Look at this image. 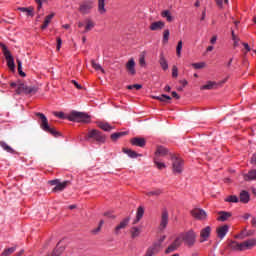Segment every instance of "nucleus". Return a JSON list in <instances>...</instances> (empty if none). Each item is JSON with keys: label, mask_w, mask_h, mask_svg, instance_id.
I'll return each instance as SVG.
<instances>
[{"label": "nucleus", "mask_w": 256, "mask_h": 256, "mask_svg": "<svg viewBox=\"0 0 256 256\" xmlns=\"http://www.w3.org/2000/svg\"><path fill=\"white\" fill-rule=\"evenodd\" d=\"M181 245L184 243L188 248L194 247L197 241V234L193 229H190L186 232H182L177 236Z\"/></svg>", "instance_id": "nucleus-1"}, {"label": "nucleus", "mask_w": 256, "mask_h": 256, "mask_svg": "<svg viewBox=\"0 0 256 256\" xmlns=\"http://www.w3.org/2000/svg\"><path fill=\"white\" fill-rule=\"evenodd\" d=\"M84 139L86 142L97 143L99 145L105 144L107 141L106 135L97 129L88 131Z\"/></svg>", "instance_id": "nucleus-2"}, {"label": "nucleus", "mask_w": 256, "mask_h": 256, "mask_svg": "<svg viewBox=\"0 0 256 256\" xmlns=\"http://www.w3.org/2000/svg\"><path fill=\"white\" fill-rule=\"evenodd\" d=\"M36 116L40 118L41 121L39 122V125L45 133H48L55 138L61 137V133L59 131H57L55 128L50 127L48 119L43 113L38 112L36 113Z\"/></svg>", "instance_id": "nucleus-3"}, {"label": "nucleus", "mask_w": 256, "mask_h": 256, "mask_svg": "<svg viewBox=\"0 0 256 256\" xmlns=\"http://www.w3.org/2000/svg\"><path fill=\"white\" fill-rule=\"evenodd\" d=\"M66 119L74 123H91V116L84 112L72 111L66 115Z\"/></svg>", "instance_id": "nucleus-4"}, {"label": "nucleus", "mask_w": 256, "mask_h": 256, "mask_svg": "<svg viewBox=\"0 0 256 256\" xmlns=\"http://www.w3.org/2000/svg\"><path fill=\"white\" fill-rule=\"evenodd\" d=\"M0 48L2 49L3 55L7 61V66L10 68V70L15 71V59L8 46L3 42H0Z\"/></svg>", "instance_id": "nucleus-5"}, {"label": "nucleus", "mask_w": 256, "mask_h": 256, "mask_svg": "<svg viewBox=\"0 0 256 256\" xmlns=\"http://www.w3.org/2000/svg\"><path fill=\"white\" fill-rule=\"evenodd\" d=\"M172 172L175 175H180L183 173L184 160L181 157L172 155Z\"/></svg>", "instance_id": "nucleus-6"}, {"label": "nucleus", "mask_w": 256, "mask_h": 256, "mask_svg": "<svg viewBox=\"0 0 256 256\" xmlns=\"http://www.w3.org/2000/svg\"><path fill=\"white\" fill-rule=\"evenodd\" d=\"M38 92V87L36 86H27L25 83H19L18 89H16V94L21 95V94H26V95H31V94H36Z\"/></svg>", "instance_id": "nucleus-7"}, {"label": "nucleus", "mask_w": 256, "mask_h": 256, "mask_svg": "<svg viewBox=\"0 0 256 256\" xmlns=\"http://www.w3.org/2000/svg\"><path fill=\"white\" fill-rule=\"evenodd\" d=\"M94 8L93 1H84L79 5V12L83 15L91 13L92 9Z\"/></svg>", "instance_id": "nucleus-8"}, {"label": "nucleus", "mask_w": 256, "mask_h": 256, "mask_svg": "<svg viewBox=\"0 0 256 256\" xmlns=\"http://www.w3.org/2000/svg\"><path fill=\"white\" fill-rule=\"evenodd\" d=\"M181 246L182 244L180 242V239L176 237L174 241L170 245H168V248L166 249V251H164V254L169 255L177 251Z\"/></svg>", "instance_id": "nucleus-9"}, {"label": "nucleus", "mask_w": 256, "mask_h": 256, "mask_svg": "<svg viewBox=\"0 0 256 256\" xmlns=\"http://www.w3.org/2000/svg\"><path fill=\"white\" fill-rule=\"evenodd\" d=\"M169 223V212L167 209H164L161 215V222L159 226L160 232H164L165 229L167 228V225Z\"/></svg>", "instance_id": "nucleus-10"}, {"label": "nucleus", "mask_w": 256, "mask_h": 256, "mask_svg": "<svg viewBox=\"0 0 256 256\" xmlns=\"http://www.w3.org/2000/svg\"><path fill=\"white\" fill-rule=\"evenodd\" d=\"M191 215L197 220H206L208 218V214L203 209H194L191 211Z\"/></svg>", "instance_id": "nucleus-11"}, {"label": "nucleus", "mask_w": 256, "mask_h": 256, "mask_svg": "<svg viewBox=\"0 0 256 256\" xmlns=\"http://www.w3.org/2000/svg\"><path fill=\"white\" fill-rule=\"evenodd\" d=\"M211 233H212V228L210 226L203 228L200 231V238L202 239L200 240V243L207 242L208 239L211 237Z\"/></svg>", "instance_id": "nucleus-12"}, {"label": "nucleus", "mask_w": 256, "mask_h": 256, "mask_svg": "<svg viewBox=\"0 0 256 256\" xmlns=\"http://www.w3.org/2000/svg\"><path fill=\"white\" fill-rule=\"evenodd\" d=\"M228 233H229V226L227 224L220 226L216 229L217 237L220 240H223Z\"/></svg>", "instance_id": "nucleus-13"}, {"label": "nucleus", "mask_w": 256, "mask_h": 256, "mask_svg": "<svg viewBox=\"0 0 256 256\" xmlns=\"http://www.w3.org/2000/svg\"><path fill=\"white\" fill-rule=\"evenodd\" d=\"M130 144L134 147L144 148L146 146V140L143 137H134L130 140Z\"/></svg>", "instance_id": "nucleus-14"}, {"label": "nucleus", "mask_w": 256, "mask_h": 256, "mask_svg": "<svg viewBox=\"0 0 256 256\" xmlns=\"http://www.w3.org/2000/svg\"><path fill=\"white\" fill-rule=\"evenodd\" d=\"M129 221L130 217H126L115 227L114 233L116 236H119L121 229H125V227H127Z\"/></svg>", "instance_id": "nucleus-15"}, {"label": "nucleus", "mask_w": 256, "mask_h": 256, "mask_svg": "<svg viewBox=\"0 0 256 256\" xmlns=\"http://www.w3.org/2000/svg\"><path fill=\"white\" fill-rule=\"evenodd\" d=\"M126 69L129 75L134 76L136 74L135 60L133 58H130L126 63Z\"/></svg>", "instance_id": "nucleus-16"}, {"label": "nucleus", "mask_w": 256, "mask_h": 256, "mask_svg": "<svg viewBox=\"0 0 256 256\" xmlns=\"http://www.w3.org/2000/svg\"><path fill=\"white\" fill-rule=\"evenodd\" d=\"M255 246H256V239L255 238L248 239V240L242 242L243 251L251 250Z\"/></svg>", "instance_id": "nucleus-17"}, {"label": "nucleus", "mask_w": 256, "mask_h": 256, "mask_svg": "<svg viewBox=\"0 0 256 256\" xmlns=\"http://www.w3.org/2000/svg\"><path fill=\"white\" fill-rule=\"evenodd\" d=\"M243 179L246 182L256 181V169H251L247 174H243Z\"/></svg>", "instance_id": "nucleus-18"}, {"label": "nucleus", "mask_w": 256, "mask_h": 256, "mask_svg": "<svg viewBox=\"0 0 256 256\" xmlns=\"http://www.w3.org/2000/svg\"><path fill=\"white\" fill-rule=\"evenodd\" d=\"M164 27H165V22H163V21H156V22H153L150 25V30L152 32L161 31V29H164Z\"/></svg>", "instance_id": "nucleus-19"}, {"label": "nucleus", "mask_w": 256, "mask_h": 256, "mask_svg": "<svg viewBox=\"0 0 256 256\" xmlns=\"http://www.w3.org/2000/svg\"><path fill=\"white\" fill-rule=\"evenodd\" d=\"M231 216H232L231 212L220 211V212H218L217 220L222 222V223H225V221H227Z\"/></svg>", "instance_id": "nucleus-20"}, {"label": "nucleus", "mask_w": 256, "mask_h": 256, "mask_svg": "<svg viewBox=\"0 0 256 256\" xmlns=\"http://www.w3.org/2000/svg\"><path fill=\"white\" fill-rule=\"evenodd\" d=\"M169 154V150L164 146H158L156 152H155V158L158 157H165Z\"/></svg>", "instance_id": "nucleus-21"}, {"label": "nucleus", "mask_w": 256, "mask_h": 256, "mask_svg": "<svg viewBox=\"0 0 256 256\" xmlns=\"http://www.w3.org/2000/svg\"><path fill=\"white\" fill-rule=\"evenodd\" d=\"M97 126L104 132H111L115 129V127L111 126L108 122H97Z\"/></svg>", "instance_id": "nucleus-22"}, {"label": "nucleus", "mask_w": 256, "mask_h": 256, "mask_svg": "<svg viewBox=\"0 0 256 256\" xmlns=\"http://www.w3.org/2000/svg\"><path fill=\"white\" fill-rule=\"evenodd\" d=\"M161 248H162V245H160V243L154 242L153 245H151V246L147 249V251H148L149 253H151V254L154 256L155 254H157V253L160 252Z\"/></svg>", "instance_id": "nucleus-23"}, {"label": "nucleus", "mask_w": 256, "mask_h": 256, "mask_svg": "<svg viewBox=\"0 0 256 256\" xmlns=\"http://www.w3.org/2000/svg\"><path fill=\"white\" fill-rule=\"evenodd\" d=\"M229 248L232 250V251H239V252H242L243 251V245L242 243H239L237 241H231L229 243Z\"/></svg>", "instance_id": "nucleus-24"}, {"label": "nucleus", "mask_w": 256, "mask_h": 256, "mask_svg": "<svg viewBox=\"0 0 256 256\" xmlns=\"http://www.w3.org/2000/svg\"><path fill=\"white\" fill-rule=\"evenodd\" d=\"M0 147L6 153H9V154H12V155L15 154V149L13 147H11L10 145H8L7 142H5V141H0Z\"/></svg>", "instance_id": "nucleus-25"}, {"label": "nucleus", "mask_w": 256, "mask_h": 256, "mask_svg": "<svg viewBox=\"0 0 256 256\" xmlns=\"http://www.w3.org/2000/svg\"><path fill=\"white\" fill-rule=\"evenodd\" d=\"M123 153L128 155V157L131 159H136L138 157H142V154L137 153L136 151L127 149V148H123Z\"/></svg>", "instance_id": "nucleus-26"}, {"label": "nucleus", "mask_w": 256, "mask_h": 256, "mask_svg": "<svg viewBox=\"0 0 256 256\" xmlns=\"http://www.w3.org/2000/svg\"><path fill=\"white\" fill-rule=\"evenodd\" d=\"M159 63L164 71H167L169 69L168 60L165 58V55L163 52L160 54Z\"/></svg>", "instance_id": "nucleus-27"}, {"label": "nucleus", "mask_w": 256, "mask_h": 256, "mask_svg": "<svg viewBox=\"0 0 256 256\" xmlns=\"http://www.w3.org/2000/svg\"><path fill=\"white\" fill-rule=\"evenodd\" d=\"M128 132L127 131H123V132H116L111 134L110 139L112 140V142H117V140L121 139L124 136H127Z\"/></svg>", "instance_id": "nucleus-28"}, {"label": "nucleus", "mask_w": 256, "mask_h": 256, "mask_svg": "<svg viewBox=\"0 0 256 256\" xmlns=\"http://www.w3.org/2000/svg\"><path fill=\"white\" fill-rule=\"evenodd\" d=\"M144 208L142 206H140L138 209H137V213H136V218L133 220V225H136L137 223H139V221L141 220V218L143 217L144 215Z\"/></svg>", "instance_id": "nucleus-29"}, {"label": "nucleus", "mask_w": 256, "mask_h": 256, "mask_svg": "<svg viewBox=\"0 0 256 256\" xmlns=\"http://www.w3.org/2000/svg\"><path fill=\"white\" fill-rule=\"evenodd\" d=\"M217 87H218L217 82L208 81L206 85L201 86V90H213V89H217Z\"/></svg>", "instance_id": "nucleus-30"}, {"label": "nucleus", "mask_w": 256, "mask_h": 256, "mask_svg": "<svg viewBox=\"0 0 256 256\" xmlns=\"http://www.w3.org/2000/svg\"><path fill=\"white\" fill-rule=\"evenodd\" d=\"M130 234H131L132 239L138 238L141 234V228H139L137 226L132 227L130 230Z\"/></svg>", "instance_id": "nucleus-31"}, {"label": "nucleus", "mask_w": 256, "mask_h": 256, "mask_svg": "<svg viewBox=\"0 0 256 256\" xmlns=\"http://www.w3.org/2000/svg\"><path fill=\"white\" fill-rule=\"evenodd\" d=\"M161 16H162L163 18H166V21H168V23H172V21L174 20V17L172 16L170 10H164V11L161 13Z\"/></svg>", "instance_id": "nucleus-32"}, {"label": "nucleus", "mask_w": 256, "mask_h": 256, "mask_svg": "<svg viewBox=\"0 0 256 256\" xmlns=\"http://www.w3.org/2000/svg\"><path fill=\"white\" fill-rule=\"evenodd\" d=\"M15 251H17V246H13L10 248H6L4 249V251L1 253L0 256H11L12 254L15 253Z\"/></svg>", "instance_id": "nucleus-33"}, {"label": "nucleus", "mask_w": 256, "mask_h": 256, "mask_svg": "<svg viewBox=\"0 0 256 256\" xmlns=\"http://www.w3.org/2000/svg\"><path fill=\"white\" fill-rule=\"evenodd\" d=\"M250 201V195L247 191H242L240 193V202L246 204Z\"/></svg>", "instance_id": "nucleus-34"}, {"label": "nucleus", "mask_w": 256, "mask_h": 256, "mask_svg": "<svg viewBox=\"0 0 256 256\" xmlns=\"http://www.w3.org/2000/svg\"><path fill=\"white\" fill-rule=\"evenodd\" d=\"M92 64V68L95 71H100L101 73L105 74V69L102 67V65L100 63L95 62V60L91 61Z\"/></svg>", "instance_id": "nucleus-35"}, {"label": "nucleus", "mask_w": 256, "mask_h": 256, "mask_svg": "<svg viewBox=\"0 0 256 256\" xmlns=\"http://www.w3.org/2000/svg\"><path fill=\"white\" fill-rule=\"evenodd\" d=\"M105 1L106 0H98V12L100 14H105L107 12L105 8Z\"/></svg>", "instance_id": "nucleus-36"}, {"label": "nucleus", "mask_w": 256, "mask_h": 256, "mask_svg": "<svg viewBox=\"0 0 256 256\" xmlns=\"http://www.w3.org/2000/svg\"><path fill=\"white\" fill-rule=\"evenodd\" d=\"M55 16L54 13L48 15L46 18H45V21H44V24L41 26V29H47V27H49V23H51V20L52 18Z\"/></svg>", "instance_id": "nucleus-37"}, {"label": "nucleus", "mask_w": 256, "mask_h": 256, "mask_svg": "<svg viewBox=\"0 0 256 256\" xmlns=\"http://www.w3.org/2000/svg\"><path fill=\"white\" fill-rule=\"evenodd\" d=\"M68 184H69L68 181H64L63 183L59 182L58 185L54 188L53 191L54 192L63 191L67 187Z\"/></svg>", "instance_id": "nucleus-38"}, {"label": "nucleus", "mask_w": 256, "mask_h": 256, "mask_svg": "<svg viewBox=\"0 0 256 256\" xmlns=\"http://www.w3.org/2000/svg\"><path fill=\"white\" fill-rule=\"evenodd\" d=\"M169 38H170V30L169 29H165L164 33H163L162 43L164 45H167L169 43Z\"/></svg>", "instance_id": "nucleus-39"}, {"label": "nucleus", "mask_w": 256, "mask_h": 256, "mask_svg": "<svg viewBox=\"0 0 256 256\" xmlns=\"http://www.w3.org/2000/svg\"><path fill=\"white\" fill-rule=\"evenodd\" d=\"M94 27H95V23L92 20L87 19L86 26H85V33H88L89 31H91V29H94Z\"/></svg>", "instance_id": "nucleus-40"}, {"label": "nucleus", "mask_w": 256, "mask_h": 256, "mask_svg": "<svg viewBox=\"0 0 256 256\" xmlns=\"http://www.w3.org/2000/svg\"><path fill=\"white\" fill-rule=\"evenodd\" d=\"M19 11L26 13L27 16H34V11L32 8L20 7L18 8Z\"/></svg>", "instance_id": "nucleus-41"}, {"label": "nucleus", "mask_w": 256, "mask_h": 256, "mask_svg": "<svg viewBox=\"0 0 256 256\" xmlns=\"http://www.w3.org/2000/svg\"><path fill=\"white\" fill-rule=\"evenodd\" d=\"M16 62L18 64V73H19V75L22 76V77H25L26 74H25V72H23V62L20 59H17Z\"/></svg>", "instance_id": "nucleus-42"}, {"label": "nucleus", "mask_w": 256, "mask_h": 256, "mask_svg": "<svg viewBox=\"0 0 256 256\" xmlns=\"http://www.w3.org/2000/svg\"><path fill=\"white\" fill-rule=\"evenodd\" d=\"M224 201L228 203H238L239 198L236 195H230L227 198H225Z\"/></svg>", "instance_id": "nucleus-43"}, {"label": "nucleus", "mask_w": 256, "mask_h": 256, "mask_svg": "<svg viewBox=\"0 0 256 256\" xmlns=\"http://www.w3.org/2000/svg\"><path fill=\"white\" fill-rule=\"evenodd\" d=\"M163 193V191L161 189H156L154 191H150V192H147L146 195L148 197H151V196H160L161 194Z\"/></svg>", "instance_id": "nucleus-44"}, {"label": "nucleus", "mask_w": 256, "mask_h": 256, "mask_svg": "<svg viewBox=\"0 0 256 256\" xmlns=\"http://www.w3.org/2000/svg\"><path fill=\"white\" fill-rule=\"evenodd\" d=\"M182 49H183V41L180 40V41H178L177 46H176V54L178 57L181 56Z\"/></svg>", "instance_id": "nucleus-45"}, {"label": "nucleus", "mask_w": 256, "mask_h": 256, "mask_svg": "<svg viewBox=\"0 0 256 256\" xmlns=\"http://www.w3.org/2000/svg\"><path fill=\"white\" fill-rule=\"evenodd\" d=\"M154 163L156 164L159 170L166 168V164L164 162H159L158 157H154Z\"/></svg>", "instance_id": "nucleus-46"}, {"label": "nucleus", "mask_w": 256, "mask_h": 256, "mask_svg": "<svg viewBox=\"0 0 256 256\" xmlns=\"http://www.w3.org/2000/svg\"><path fill=\"white\" fill-rule=\"evenodd\" d=\"M155 99L161 101V102H167V101H170L172 98L168 95H161V96H156Z\"/></svg>", "instance_id": "nucleus-47"}, {"label": "nucleus", "mask_w": 256, "mask_h": 256, "mask_svg": "<svg viewBox=\"0 0 256 256\" xmlns=\"http://www.w3.org/2000/svg\"><path fill=\"white\" fill-rule=\"evenodd\" d=\"M206 66L205 62L192 63L194 69H203Z\"/></svg>", "instance_id": "nucleus-48"}, {"label": "nucleus", "mask_w": 256, "mask_h": 256, "mask_svg": "<svg viewBox=\"0 0 256 256\" xmlns=\"http://www.w3.org/2000/svg\"><path fill=\"white\" fill-rule=\"evenodd\" d=\"M172 77L173 78H177L178 77V67L176 65H174L172 67Z\"/></svg>", "instance_id": "nucleus-49"}, {"label": "nucleus", "mask_w": 256, "mask_h": 256, "mask_svg": "<svg viewBox=\"0 0 256 256\" xmlns=\"http://www.w3.org/2000/svg\"><path fill=\"white\" fill-rule=\"evenodd\" d=\"M141 88H142V85H140V84L129 85L127 87V89H129V90H132V89L140 90Z\"/></svg>", "instance_id": "nucleus-50"}, {"label": "nucleus", "mask_w": 256, "mask_h": 256, "mask_svg": "<svg viewBox=\"0 0 256 256\" xmlns=\"http://www.w3.org/2000/svg\"><path fill=\"white\" fill-rule=\"evenodd\" d=\"M47 0H35V2L38 4L37 10L40 11L42 9L43 6V2H45Z\"/></svg>", "instance_id": "nucleus-51"}, {"label": "nucleus", "mask_w": 256, "mask_h": 256, "mask_svg": "<svg viewBox=\"0 0 256 256\" xmlns=\"http://www.w3.org/2000/svg\"><path fill=\"white\" fill-rule=\"evenodd\" d=\"M55 116L61 118V119H67V116H65L64 112H56Z\"/></svg>", "instance_id": "nucleus-52"}, {"label": "nucleus", "mask_w": 256, "mask_h": 256, "mask_svg": "<svg viewBox=\"0 0 256 256\" xmlns=\"http://www.w3.org/2000/svg\"><path fill=\"white\" fill-rule=\"evenodd\" d=\"M62 47V39L60 37L57 38V50L60 51Z\"/></svg>", "instance_id": "nucleus-53"}, {"label": "nucleus", "mask_w": 256, "mask_h": 256, "mask_svg": "<svg viewBox=\"0 0 256 256\" xmlns=\"http://www.w3.org/2000/svg\"><path fill=\"white\" fill-rule=\"evenodd\" d=\"M224 3H228V0H224ZM216 4L220 7L223 8V0H216Z\"/></svg>", "instance_id": "nucleus-54"}, {"label": "nucleus", "mask_w": 256, "mask_h": 256, "mask_svg": "<svg viewBox=\"0 0 256 256\" xmlns=\"http://www.w3.org/2000/svg\"><path fill=\"white\" fill-rule=\"evenodd\" d=\"M72 84L76 87V89L81 90L83 87L82 85H80L77 81L72 80Z\"/></svg>", "instance_id": "nucleus-55"}, {"label": "nucleus", "mask_w": 256, "mask_h": 256, "mask_svg": "<svg viewBox=\"0 0 256 256\" xmlns=\"http://www.w3.org/2000/svg\"><path fill=\"white\" fill-rule=\"evenodd\" d=\"M165 240H166V236L163 235V236H161V237L159 238V240L157 241V243L162 246V244L165 242Z\"/></svg>", "instance_id": "nucleus-56"}, {"label": "nucleus", "mask_w": 256, "mask_h": 256, "mask_svg": "<svg viewBox=\"0 0 256 256\" xmlns=\"http://www.w3.org/2000/svg\"><path fill=\"white\" fill-rule=\"evenodd\" d=\"M101 229H102V228H100V227L98 226L97 228L93 229V230L91 231V233H92L93 235H97L98 233L101 232Z\"/></svg>", "instance_id": "nucleus-57"}, {"label": "nucleus", "mask_w": 256, "mask_h": 256, "mask_svg": "<svg viewBox=\"0 0 256 256\" xmlns=\"http://www.w3.org/2000/svg\"><path fill=\"white\" fill-rule=\"evenodd\" d=\"M19 83H22V82H21V81H18V82H12V83H10V86H11L12 88L17 87V89H19Z\"/></svg>", "instance_id": "nucleus-58"}, {"label": "nucleus", "mask_w": 256, "mask_h": 256, "mask_svg": "<svg viewBox=\"0 0 256 256\" xmlns=\"http://www.w3.org/2000/svg\"><path fill=\"white\" fill-rule=\"evenodd\" d=\"M206 16H207V13H206V9H205V10H203L202 13H201V18H200V20H201V21L205 20V19H206Z\"/></svg>", "instance_id": "nucleus-59"}, {"label": "nucleus", "mask_w": 256, "mask_h": 256, "mask_svg": "<svg viewBox=\"0 0 256 256\" xmlns=\"http://www.w3.org/2000/svg\"><path fill=\"white\" fill-rule=\"evenodd\" d=\"M242 45L245 47V49L247 50V52H250V51H251V48H250V46H249L248 43L243 42Z\"/></svg>", "instance_id": "nucleus-60"}, {"label": "nucleus", "mask_w": 256, "mask_h": 256, "mask_svg": "<svg viewBox=\"0 0 256 256\" xmlns=\"http://www.w3.org/2000/svg\"><path fill=\"white\" fill-rule=\"evenodd\" d=\"M251 164L256 166V154H254L251 158Z\"/></svg>", "instance_id": "nucleus-61"}, {"label": "nucleus", "mask_w": 256, "mask_h": 256, "mask_svg": "<svg viewBox=\"0 0 256 256\" xmlns=\"http://www.w3.org/2000/svg\"><path fill=\"white\" fill-rule=\"evenodd\" d=\"M104 216L109 217V218H115V216L111 212H105Z\"/></svg>", "instance_id": "nucleus-62"}, {"label": "nucleus", "mask_w": 256, "mask_h": 256, "mask_svg": "<svg viewBox=\"0 0 256 256\" xmlns=\"http://www.w3.org/2000/svg\"><path fill=\"white\" fill-rule=\"evenodd\" d=\"M48 256H60L59 253H57V249H54V251L52 252L51 255H48Z\"/></svg>", "instance_id": "nucleus-63"}, {"label": "nucleus", "mask_w": 256, "mask_h": 256, "mask_svg": "<svg viewBox=\"0 0 256 256\" xmlns=\"http://www.w3.org/2000/svg\"><path fill=\"white\" fill-rule=\"evenodd\" d=\"M252 225H253V227H256V217L252 218Z\"/></svg>", "instance_id": "nucleus-64"}]
</instances>
